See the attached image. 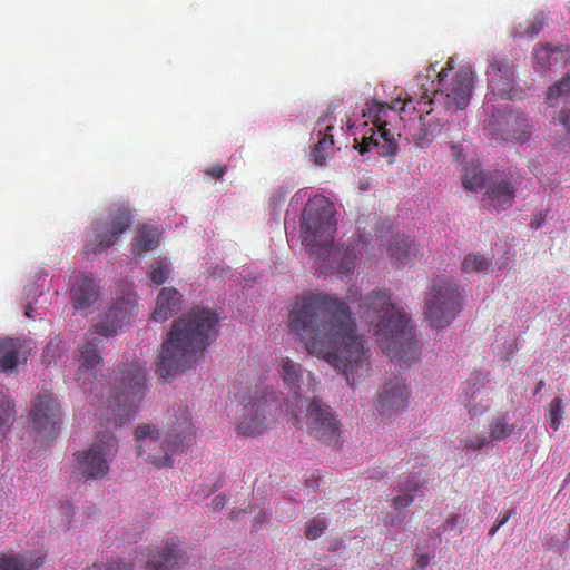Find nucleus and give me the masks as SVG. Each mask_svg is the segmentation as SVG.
Listing matches in <instances>:
<instances>
[{"label": "nucleus", "mask_w": 570, "mask_h": 570, "mask_svg": "<svg viewBox=\"0 0 570 570\" xmlns=\"http://www.w3.org/2000/svg\"><path fill=\"white\" fill-rule=\"evenodd\" d=\"M276 199L282 200V199H283V197H282V196H279V198H278V196H277V195H274V196L272 197V202H273V203H275V202H276Z\"/></svg>", "instance_id": "bf43d9fd"}, {"label": "nucleus", "mask_w": 570, "mask_h": 570, "mask_svg": "<svg viewBox=\"0 0 570 570\" xmlns=\"http://www.w3.org/2000/svg\"><path fill=\"white\" fill-rule=\"evenodd\" d=\"M99 289L89 276H79L71 287L70 296L76 308H87L98 298Z\"/></svg>", "instance_id": "a878e982"}, {"label": "nucleus", "mask_w": 570, "mask_h": 570, "mask_svg": "<svg viewBox=\"0 0 570 570\" xmlns=\"http://www.w3.org/2000/svg\"><path fill=\"white\" fill-rule=\"evenodd\" d=\"M489 267L490 261L478 253L468 254L461 263V269L465 274L481 273L487 271Z\"/></svg>", "instance_id": "f704fd0d"}, {"label": "nucleus", "mask_w": 570, "mask_h": 570, "mask_svg": "<svg viewBox=\"0 0 570 570\" xmlns=\"http://www.w3.org/2000/svg\"><path fill=\"white\" fill-rule=\"evenodd\" d=\"M226 498L223 494L216 495L212 501V508L215 511H219L225 507Z\"/></svg>", "instance_id": "3c124183"}, {"label": "nucleus", "mask_w": 570, "mask_h": 570, "mask_svg": "<svg viewBox=\"0 0 570 570\" xmlns=\"http://www.w3.org/2000/svg\"><path fill=\"white\" fill-rule=\"evenodd\" d=\"M544 26V17L539 13L535 14L532 19L528 20L525 24H520L518 29L513 31L514 38L529 37L534 38Z\"/></svg>", "instance_id": "c9c22d12"}, {"label": "nucleus", "mask_w": 570, "mask_h": 570, "mask_svg": "<svg viewBox=\"0 0 570 570\" xmlns=\"http://www.w3.org/2000/svg\"><path fill=\"white\" fill-rule=\"evenodd\" d=\"M43 561L45 554L41 552L2 553L0 570H37L43 564Z\"/></svg>", "instance_id": "b1692460"}, {"label": "nucleus", "mask_w": 570, "mask_h": 570, "mask_svg": "<svg viewBox=\"0 0 570 570\" xmlns=\"http://www.w3.org/2000/svg\"><path fill=\"white\" fill-rule=\"evenodd\" d=\"M505 125L508 126V129L504 134L505 140L523 142L529 138L530 128L528 120L522 115L513 111L507 114Z\"/></svg>", "instance_id": "c756f323"}, {"label": "nucleus", "mask_w": 570, "mask_h": 570, "mask_svg": "<svg viewBox=\"0 0 570 570\" xmlns=\"http://www.w3.org/2000/svg\"><path fill=\"white\" fill-rule=\"evenodd\" d=\"M136 304L129 297H121L111 306L102 317L94 325L90 336L80 350L79 368L77 381L85 385L89 376H94V371L102 364V357L99 354L98 344L95 334L104 337H110L117 334L124 325L128 324L135 313Z\"/></svg>", "instance_id": "39448f33"}, {"label": "nucleus", "mask_w": 570, "mask_h": 570, "mask_svg": "<svg viewBox=\"0 0 570 570\" xmlns=\"http://www.w3.org/2000/svg\"><path fill=\"white\" fill-rule=\"evenodd\" d=\"M515 514V511L513 509L509 510L508 512L505 513H500L495 520V522L498 523V525L502 527L504 525L509 519L511 517H513Z\"/></svg>", "instance_id": "603ef678"}, {"label": "nucleus", "mask_w": 570, "mask_h": 570, "mask_svg": "<svg viewBox=\"0 0 570 570\" xmlns=\"http://www.w3.org/2000/svg\"><path fill=\"white\" fill-rule=\"evenodd\" d=\"M181 294L174 287H163L159 292L151 318L156 322H165L180 311Z\"/></svg>", "instance_id": "5701e85b"}, {"label": "nucleus", "mask_w": 570, "mask_h": 570, "mask_svg": "<svg viewBox=\"0 0 570 570\" xmlns=\"http://www.w3.org/2000/svg\"><path fill=\"white\" fill-rule=\"evenodd\" d=\"M23 343L20 338L0 340V372L11 374L17 368Z\"/></svg>", "instance_id": "bb28decb"}, {"label": "nucleus", "mask_w": 570, "mask_h": 570, "mask_svg": "<svg viewBox=\"0 0 570 570\" xmlns=\"http://www.w3.org/2000/svg\"><path fill=\"white\" fill-rule=\"evenodd\" d=\"M570 96V73H567L559 82L552 85L548 89L547 100L551 106L561 98H568Z\"/></svg>", "instance_id": "4c0bfd02"}, {"label": "nucleus", "mask_w": 570, "mask_h": 570, "mask_svg": "<svg viewBox=\"0 0 570 570\" xmlns=\"http://www.w3.org/2000/svg\"><path fill=\"white\" fill-rule=\"evenodd\" d=\"M410 393L404 380L394 377L387 381L377 393L375 407L381 416L392 417L409 406Z\"/></svg>", "instance_id": "dca6fc26"}, {"label": "nucleus", "mask_w": 570, "mask_h": 570, "mask_svg": "<svg viewBox=\"0 0 570 570\" xmlns=\"http://www.w3.org/2000/svg\"><path fill=\"white\" fill-rule=\"evenodd\" d=\"M436 63L426 69V75L416 77L419 92H414L417 102L430 105L440 96L449 110L464 109L471 99L474 86V72L470 66H463L453 72V59H449L440 70Z\"/></svg>", "instance_id": "20e7f679"}, {"label": "nucleus", "mask_w": 570, "mask_h": 570, "mask_svg": "<svg viewBox=\"0 0 570 570\" xmlns=\"http://www.w3.org/2000/svg\"><path fill=\"white\" fill-rule=\"evenodd\" d=\"M489 442H490V439L482 434L475 435L472 439H465V440L461 441V443L463 444V448L469 451L481 450Z\"/></svg>", "instance_id": "c03bdc74"}, {"label": "nucleus", "mask_w": 570, "mask_h": 570, "mask_svg": "<svg viewBox=\"0 0 570 570\" xmlns=\"http://www.w3.org/2000/svg\"><path fill=\"white\" fill-rule=\"evenodd\" d=\"M500 528H501V527H500V525H498V523L495 522V523L491 527V529L489 530V533H488V534H489L490 537H493Z\"/></svg>", "instance_id": "5fc2aeb1"}, {"label": "nucleus", "mask_w": 570, "mask_h": 570, "mask_svg": "<svg viewBox=\"0 0 570 570\" xmlns=\"http://www.w3.org/2000/svg\"><path fill=\"white\" fill-rule=\"evenodd\" d=\"M272 404L263 395L259 397H249L247 402L240 404L236 416L237 432L245 436H253L263 433L268 426V416Z\"/></svg>", "instance_id": "f8f14e48"}, {"label": "nucleus", "mask_w": 570, "mask_h": 570, "mask_svg": "<svg viewBox=\"0 0 570 570\" xmlns=\"http://www.w3.org/2000/svg\"><path fill=\"white\" fill-rule=\"evenodd\" d=\"M308 433L325 445L336 446L342 442L341 423L332 407L321 399L314 397L306 410Z\"/></svg>", "instance_id": "9d476101"}, {"label": "nucleus", "mask_w": 570, "mask_h": 570, "mask_svg": "<svg viewBox=\"0 0 570 570\" xmlns=\"http://www.w3.org/2000/svg\"><path fill=\"white\" fill-rule=\"evenodd\" d=\"M137 454L156 468H171L174 455L180 453L178 445L166 435L161 438L159 429L149 423L139 424L134 432Z\"/></svg>", "instance_id": "1a4fd4ad"}, {"label": "nucleus", "mask_w": 570, "mask_h": 570, "mask_svg": "<svg viewBox=\"0 0 570 570\" xmlns=\"http://www.w3.org/2000/svg\"><path fill=\"white\" fill-rule=\"evenodd\" d=\"M16 421L13 400L0 386V428L9 429Z\"/></svg>", "instance_id": "72a5a7b5"}, {"label": "nucleus", "mask_w": 570, "mask_h": 570, "mask_svg": "<svg viewBox=\"0 0 570 570\" xmlns=\"http://www.w3.org/2000/svg\"><path fill=\"white\" fill-rule=\"evenodd\" d=\"M412 100H413V98H412V97H411V98H409V99H406V100H404V101L402 102L401 110H404V109H405V107H406V105H407L409 102H411Z\"/></svg>", "instance_id": "4d7b16f0"}, {"label": "nucleus", "mask_w": 570, "mask_h": 570, "mask_svg": "<svg viewBox=\"0 0 570 570\" xmlns=\"http://www.w3.org/2000/svg\"><path fill=\"white\" fill-rule=\"evenodd\" d=\"M195 435L196 431L189 407L179 405L169 410L166 436L178 445L180 453L191 445Z\"/></svg>", "instance_id": "a211bd4d"}, {"label": "nucleus", "mask_w": 570, "mask_h": 570, "mask_svg": "<svg viewBox=\"0 0 570 570\" xmlns=\"http://www.w3.org/2000/svg\"><path fill=\"white\" fill-rule=\"evenodd\" d=\"M389 252L396 262L407 264L421 254V247L410 236L396 235L389 246Z\"/></svg>", "instance_id": "cd10ccee"}, {"label": "nucleus", "mask_w": 570, "mask_h": 570, "mask_svg": "<svg viewBox=\"0 0 570 570\" xmlns=\"http://www.w3.org/2000/svg\"><path fill=\"white\" fill-rule=\"evenodd\" d=\"M30 420L46 438H55L61 425L60 404L52 392L40 393L32 404Z\"/></svg>", "instance_id": "ddd939ff"}, {"label": "nucleus", "mask_w": 570, "mask_h": 570, "mask_svg": "<svg viewBox=\"0 0 570 570\" xmlns=\"http://www.w3.org/2000/svg\"><path fill=\"white\" fill-rule=\"evenodd\" d=\"M236 518V512L235 511H232L230 512V519L234 520Z\"/></svg>", "instance_id": "680f3d73"}, {"label": "nucleus", "mask_w": 570, "mask_h": 570, "mask_svg": "<svg viewBox=\"0 0 570 570\" xmlns=\"http://www.w3.org/2000/svg\"><path fill=\"white\" fill-rule=\"evenodd\" d=\"M514 431V425L509 422L507 416H495L489 423L490 441H502L509 438Z\"/></svg>", "instance_id": "473e14b6"}, {"label": "nucleus", "mask_w": 570, "mask_h": 570, "mask_svg": "<svg viewBox=\"0 0 570 570\" xmlns=\"http://www.w3.org/2000/svg\"><path fill=\"white\" fill-rule=\"evenodd\" d=\"M534 62L541 70L564 68L570 65V46L540 45L534 50Z\"/></svg>", "instance_id": "4be33fe9"}, {"label": "nucleus", "mask_w": 570, "mask_h": 570, "mask_svg": "<svg viewBox=\"0 0 570 570\" xmlns=\"http://www.w3.org/2000/svg\"><path fill=\"white\" fill-rule=\"evenodd\" d=\"M146 376V367L140 365H131L124 372V386L117 392L116 404L126 410L129 415L136 412L144 397Z\"/></svg>", "instance_id": "2eb2a0df"}, {"label": "nucleus", "mask_w": 570, "mask_h": 570, "mask_svg": "<svg viewBox=\"0 0 570 570\" xmlns=\"http://www.w3.org/2000/svg\"><path fill=\"white\" fill-rule=\"evenodd\" d=\"M159 243V233L150 226H142L138 229L132 252L135 255H141L145 252L154 249Z\"/></svg>", "instance_id": "7c9ffc66"}, {"label": "nucleus", "mask_w": 570, "mask_h": 570, "mask_svg": "<svg viewBox=\"0 0 570 570\" xmlns=\"http://www.w3.org/2000/svg\"><path fill=\"white\" fill-rule=\"evenodd\" d=\"M31 312H32V308L30 306H28L27 309H26V315L28 317H30L31 316Z\"/></svg>", "instance_id": "13d9d810"}, {"label": "nucleus", "mask_w": 570, "mask_h": 570, "mask_svg": "<svg viewBox=\"0 0 570 570\" xmlns=\"http://www.w3.org/2000/svg\"><path fill=\"white\" fill-rule=\"evenodd\" d=\"M132 220L131 213L126 207L116 210L110 224L95 223L94 236L85 245L87 253H102L111 247L124 232L130 226Z\"/></svg>", "instance_id": "9b49d317"}, {"label": "nucleus", "mask_w": 570, "mask_h": 570, "mask_svg": "<svg viewBox=\"0 0 570 570\" xmlns=\"http://www.w3.org/2000/svg\"><path fill=\"white\" fill-rule=\"evenodd\" d=\"M333 118L332 112H326L322 115L316 122L320 138L311 150V159L317 166H324L327 158L333 154L334 139L331 132L334 129Z\"/></svg>", "instance_id": "aec40b11"}, {"label": "nucleus", "mask_w": 570, "mask_h": 570, "mask_svg": "<svg viewBox=\"0 0 570 570\" xmlns=\"http://www.w3.org/2000/svg\"><path fill=\"white\" fill-rule=\"evenodd\" d=\"M425 484V480L420 479L416 474L402 475L399 479L397 492H417Z\"/></svg>", "instance_id": "ea45409f"}, {"label": "nucleus", "mask_w": 570, "mask_h": 570, "mask_svg": "<svg viewBox=\"0 0 570 570\" xmlns=\"http://www.w3.org/2000/svg\"><path fill=\"white\" fill-rule=\"evenodd\" d=\"M170 274V263L167 259H160L150 265L149 276L156 285L164 284Z\"/></svg>", "instance_id": "58836bf2"}, {"label": "nucleus", "mask_w": 570, "mask_h": 570, "mask_svg": "<svg viewBox=\"0 0 570 570\" xmlns=\"http://www.w3.org/2000/svg\"><path fill=\"white\" fill-rule=\"evenodd\" d=\"M218 323V315L203 307H194L176 320L163 343L157 374L169 380L191 367L197 356L215 340Z\"/></svg>", "instance_id": "f03ea898"}, {"label": "nucleus", "mask_w": 570, "mask_h": 570, "mask_svg": "<svg viewBox=\"0 0 570 570\" xmlns=\"http://www.w3.org/2000/svg\"><path fill=\"white\" fill-rule=\"evenodd\" d=\"M294 419H295V425H297L299 422V419L296 415H294Z\"/></svg>", "instance_id": "e2e57ef3"}, {"label": "nucleus", "mask_w": 570, "mask_h": 570, "mask_svg": "<svg viewBox=\"0 0 570 570\" xmlns=\"http://www.w3.org/2000/svg\"><path fill=\"white\" fill-rule=\"evenodd\" d=\"M83 570H132V567L127 563L111 561L106 566H104L102 563H94L92 566H89Z\"/></svg>", "instance_id": "a18cd8bd"}, {"label": "nucleus", "mask_w": 570, "mask_h": 570, "mask_svg": "<svg viewBox=\"0 0 570 570\" xmlns=\"http://www.w3.org/2000/svg\"><path fill=\"white\" fill-rule=\"evenodd\" d=\"M488 178L479 165L471 164L465 168L462 185L464 189L472 191L483 187L487 189Z\"/></svg>", "instance_id": "2f4dec72"}, {"label": "nucleus", "mask_w": 570, "mask_h": 570, "mask_svg": "<svg viewBox=\"0 0 570 570\" xmlns=\"http://www.w3.org/2000/svg\"><path fill=\"white\" fill-rule=\"evenodd\" d=\"M564 485H567L568 483H570V472L568 473V475L566 476L564 479Z\"/></svg>", "instance_id": "052dcab7"}, {"label": "nucleus", "mask_w": 570, "mask_h": 570, "mask_svg": "<svg viewBox=\"0 0 570 570\" xmlns=\"http://www.w3.org/2000/svg\"><path fill=\"white\" fill-rule=\"evenodd\" d=\"M347 301L326 294L297 298L288 323L308 353L326 361L353 387L370 376L371 354L348 305L355 298L348 295Z\"/></svg>", "instance_id": "f257e3e1"}, {"label": "nucleus", "mask_w": 570, "mask_h": 570, "mask_svg": "<svg viewBox=\"0 0 570 570\" xmlns=\"http://www.w3.org/2000/svg\"><path fill=\"white\" fill-rule=\"evenodd\" d=\"M395 107L386 102L372 100L363 109V116L366 117L376 130L387 129L391 115H395Z\"/></svg>", "instance_id": "c85d7f7f"}, {"label": "nucleus", "mask_w": 570, "mask_h": 570, "mask_svg": "<svg viewBox=\"0 0 570 570\" xmlns=\"http://www.w3.org/2000/svg\"><path fill=\"white\" fill-rule=\"evenodd\" d=\"M278 375L285 386L296 400L301 399L304 392H314L317 385L315 376L307 372L299 363L294 362L288 356L279 358Z\"/></svg>", "instance_id": "6ab92c4d"}, {"label": "nucleus", "mask_w": 570, "mask_h": 570, "mask_svg": "<svg viewBox=\"0 0 570 570\" xmlns=\"http://www.w3.org/2000/svg\"><path fill=\"white\" fill-rule=\"evenodd\" d=\"M518 184L512 173H493L488 178L483 200L495 210L507 209L513 204Z\"/></svg>", "instance_id": "f3484780"}, {"label": "nucleus", "mask_w": 570, "mask_h": 570, "mask_svg": "<svg viewBox=\"0 0 570 570\" xmlns=\"http://www.w3.org/2000/svg\"><path fill=\"white\" fill-rule=\"evenodd\" d=\"M335 232L334 204L324 196L308 200L302 215L301 235L311 254L327 257L333 248Z\"/></svg>", "instance_id": "423d86ee"}, {"label": "nucleus", "mask_w": 570, "mask_h": 570, "mask_svg": "<svg viewBox=\"0 0 570 570\" xmlns=\"http://www.w3.org/2000/svg\"><path fill=\"white\" fill-rule=\"evenodd\" d=\"M66 350L67 343L58 336L50 340L43 348L42 362L47 365H50L52 362H56V360L60 357L66 352Z\"/></svg>", "instance_id": "e433bc0d"}, {"label": "nucleus", "mask_w": 570, "mask_h": 570, "mask_svg": "<svg viewBox=\"0 0 570 570\" xmlns=\"http://www.w3.org/2000/svg\"><path fill=\"white\" fill-rule=\"evenodd\" d=\"M117 452V439L111 433L100 434L88 449L75 453L77 476L86 481L105 478Z\"/></svg>", "instance_id": "6e6552de"}, {"label": "nucleus", "mask_w": 570, "mask_h": 570, "mask_svg": "<svg viewBox=\"0 0 570 570\" xmlns=\"http://www.w3.org/2000/svg\"><path fill=\"white\" fill-rule=\"evenodd\" d=\"M414 501V495L410 492H401V494L396 495L392 500V507L396 510H402L407 508Z\"/></svg>", "instance_id": "49530a36"}, {"label": "nucleus", "mask_w": 570, "mask_h": 570, "mask_svg": "<svg viewBox=\"0 0 570 570\" xmlns=\"http://www.w3.org/2000/svg\"><path fill=\"white\" fill-rule=\"evenodd\" d=\"M225 173H226V166H220V165L212 166L205 170V174L207 176H210L212 178H215V179H220L225 175Z\"/></svg>", "instance_id": "de8ad7c7"}, {"label": "nucleus", "mask_w": 570, "mask_h": 570, "mask_svg": "<svg viewBox=\"0 0 570 570\" xmlns=\"http://www.w3.org/2000/svg\"><path fill=\"white\" fill-rule=\"evenodd\" d=\"M430 563V556L428 553H421L417 556L416 563L414 567L420 570H424Z\"/></svg>", "instance_id": "8fccbe9b"}, {"label": "nucleus", "mask_w": 570, "mask_h": 570, "mask_svg": "<svg viewBox=\"0 0 570 570\" xmlns=\"http://www.w3.org/2000/svg\"><path fill=\"white\" fill-rule=\"evenodd\" d=\"M561 399L554 397L548 405V421L554 431H557L562 422V409H561Z\"/></svg>", "instance_id": "a19ab883"}, {"label": "nucleus", "mask_w": 570, "mask_h": 570, "mask_svg": "<svg viewBox=\"0 0 570 570\" xmlns=\"http://www.w3.org/2000/svg\"><path fill=\"white\" fill-rule=\"evenodd\" d=\"M326 528H327V522L324 518L314 517L306 523L305 537L308 540H315L324 533Z\"/></svg>", "instance_id": "79ce46f5"}, {"label": "nucleus", "mask_w": 570, "mask_h": 570, "mask_svg": "<svg viewBox=\"0 0 570 570\" xmlns=\"http://www.w3.org/2000/svg\"><path fill=\"white\" fill-rule=\"evenodd\" d=\"M546 219V214L540 213L539 215L534 216V218L531 220L530 225L532 228L538 229L542 223Z\"/></svg>", "instance_id": "864d4df0"}, {"label": "nucleus", "mask_w": 570, "mask_h": 570, "mask_svg": "<svg viewBox=\"0 0 570 570\" xmlns=\"http://www.w3.org/2000/svg\"><path fill=\"white\" fill-rule=\"evenodd\" d=\"M150 551L147 560L149 570H173L184 561V551L170 539L163 547L146 549Z\"/></svg>", "instance_id": "412c9836"}, {"label": "nucleus", "mask_w": 570, "mask_h": 570, "mask_svg": "<svg viewBox=\"0 0 570 570\" xmlns=\"http://www.w3.org/2000/svg\"><path fill=\"white\" fill-rule=\"evenodd\" d=\"M371 147H376L382 156H393L397 151V142L390 129L375 130L368 137H364L360 154L364 155Z\"/></svg>", "instance_id": "393cba45"}, {"label": "nucleus", "mask_w": 570, "mask_h": 570, "mask_svg": "<svg viewBox=\"0 0 570 570\" xmlns=\"http://www.w3.org/2000/svg\"><path fill=\"white\" fill-rule=\"evenodd\" d=\"M358 313L373 328L382 351L391 360L411 365L419 357V346L414 327L406 313L399 309L391 301V295L383 289H374L360 298Z\"/></svg>", "instance_id": "7ed1b4c3"}, {"label": "nucleus", "mask_w": 570, "mask_h": 570, "mask_svg": "<svg viewBox=\"0 0 570 570\" xmlns=\"http://www.w3.org/2000/svg\"><path fill=\"white\" fill-rule=\"evenodd\" d=\"M426 116L420 115L419 122H420V129L417 132H414L412 135L413 140L416 146L424 147L425 144L429 141V137L432 135L434 129H431V125L428 124V127H425L426 122Z\"/></svg>", "instance_id": "37998d69"}, {"label": "nucleus", "mask_w": 570, "mask_h": 570, "mask_svg": "<svg viewBox=\"0 0 570 570\" xmlns=\"http://www.w3.org/2000/svg\"><path fill=\"white\" fill-rule=\"evenodd\" d=\"M461 522V517L459 514H453L446 519V521L443 524V529L444 531H452Z\"/></svg>", "instance_id": "09e8293b"}, {"label": "nucleus", "mask_w": 570, "mask_h": 570, "mask_svg": "<svg viewBox=\"0 0 570 570\" xmlns=\"http://www.w3.org/2000/svg\"><path fill=\"white\" fill-rule=\"evenodd\" d=\"M462 293L458 284L446 277H438L426 294L423 313L432 328L449 326L462 307Z\"/></svg>", "instance_id": "0eeeda50"}, {"label": "nucleus", "mask_w": 570, "mask_h": 570, "mask_svg": "<svg viewBox=\"0 0 570 570\" xmlns=\"http://www.w3.org/2000/svg\"><path fill=\"white\" fill-rule=\"evenodd\" d=\"M488 87L495 96L514 99L519 96L515 87L513 66L499 56H493L487 69Z\"/></svg>", "instance_id": "4468645a"}, {"label": "nucleus", "mask_w": 570, "mask_h": 570, "mask_svg": "<svg viewBox=\"0 0 570 570\" xmlns=\"http://www.w3.org/2000/svg\"><path fill=\"white\" fill-rule=\"evenodd\" d=\"M543 386H544V382H543V381H539V382L537 383V386H535V391H534V393L540 392V391H541V389H542Z\"/></svg>", "instance_id": "6e6d98bb"}]
</instances>
